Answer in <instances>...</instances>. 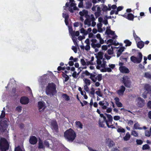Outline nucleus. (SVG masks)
Wrapping results in <instances>:
<instances>
[{
	"instance_id": "20",
	"label": "nucleus",
	"mask_w": 151,
	"mask_h": 151,
	"mask_svg": "<svg viewBox=\"0 0 151 151\" xmlns=\"http://www.w3.org/2000/svg\"><path fill=\"white\" fill-rule=\"evenodd\" d=\"M125 90V88L123 86H122L120 87V89L117 91V93L119 95H122Z\"/></svg>"
},
{
	"instance_id": "63",
	"label": "nucleus",
	"mask_w": 151,
	"mask_h": 151,
	"mask_svg": "<svg viewBox=\"0 0 151 151\" xmlns=\"http://www.w3.org/2000/svg\"><path fill=\"white\" fill-rule=\"evenodd\" d=\"M148 93H147L144 92L142 94V97L144 98L145 99L147 98V95Z\"/></svg>"
},
{
	"instance_id": "28",
	"label": "nucleus",
	"mask_w": 151,
	"mask_h": 151,
	"mask_svg": "<svg viewBox=\"0 0 151 151\" xmlns=\"http://www.w3.org/2000/svg\"><path fill=\"white\" fill-rule=\"evenodd\" d=\"M103 53L102 52H99L98 53V55L96 56L97 59H103Z\"/></svg>"
},
{
	"instance_id": "59",
	"label": "nucleus",
	"mask_w": 151,
	"mask_h": 151,
	"mask_svg": "<svg viewBox=\"0 0 151 151\" xmlns=\"http://www.w3.org/2000/svg\"><path fill=\"white\" fill-rule=\"evenodd\" d=\"M85 24H87L89 25H90V21L88 19H86L84 21Z\"/></svg>"
},
{
	"instance_id": "42",
	"label": "nucleus",
	"mask_w": 151,
	"mask_h": 151,
	"mask_svg": "<svg viewBox=\"0 0 151 151\" xmlns=\"http://www.w3.org/2000/svg\"><path fill=\"white\" fill-rule=\"evenodd\" d=\"M92 6V4L91 3L88 2L86 4V9H90Z\"/></svg>"
},
{
	"instance_id": "36",
	"label": "nucleus",
	"mask_w": 151,
	"mask_h": 151,
	"mask_svg": "<svg viewBox=\"0 0 151 151\" xmlns=\"http://www.w3.org/2000/svg\"><path fill=\"white\" fill-rule=\"evenodd\" d=\"M82 12H79V14L81 16H84V15L87 14L88 12L87 10H82Z\"/></svg>"
},
{
	"instance_id": "31",
	"label": "nucleus",
	"mask_w": 151,
	"mask_h": 151,
	"mask_svg": "<svg viewBox=\"0 0 151 151\" xmlns=\"http://www.w3.org/2000/svg\"><path fill=\"white\" fill-rule=\"evenodd\" d=\"M62 76L63 77L65 78V80H64V82H67L69 79V77L66 74H65L64 72H63Z\"/></svg>"
},
{
	"instance_id": "6",
	"label": "nucleus",
	"mask_w": 151,
	"mask_h": 151,
	"mask_svg": "<svg viewBox=\"0 0 151 151\" xmlns=\"http://www.w3.org/2000/svg\"><path fill=\"white\" fill-rule=\"evenodd\" d=\"M138 57H137L134 56H132L130 58L131 61L134 63H139L142 60V55L140 52L138 53Z\"/></svg>"
},
{
	"instance_id": "48",
	"label": "nucleus",
	"mask_w": 151,
	"mask_h": 151,
	"mask_svg": "<svg viewBox=\"0 0 151 151\" xmlns=\"http://www.w3.org/2000/svg\"><path fill=\"white\" fill-rule=\"evenodd\" d=\"M137 144L138 145H141L143 143V141L141 139H137L136 140Z\"/></svg>"
},
{
	"instance_id": "16",
	"label": "nucleus",
	"mask_w": 151,
	"mask_h": 151,
	"mask_svg": "<svg viewBox=\"0 0 151 151\" xmlns=\"http://www.w3.org/2000/svg\"><path fill=\"white\" fill-rule=\"evenodd\" d=\"M9 145L0 144V148L1 151H6L9 148Z\"/></svg>"
},
{
	"instance_id": "54",
	"label": "nucleus",
	"mask_w": 151,
	"mask_h": 151,
	"mask_svg": "<svg viewBox=\"0 0 151 151\" xmlns=\"http://www.w3.org/2000/svg\"><path fill=\"white\" fill-rule=\"evenodd\" d=\"M107 53L109 55H111L113 53V50L112 49H109L107 50Z\"/></svg>"
},
{
	"instance_id": "53",
	"label": "nucleus",
	"mask_w": 151,
	"mask_h": 151,
	"mask_svg": "<svg viewBox=\"0 0 151 151\" xmlns=\"http://www.w3.org/2000/svg\"><path fill=\"white\" fill-rule=\"evenodd\" d=\"M111 70L110 68H105V70L103 71V72H111Z\"/></svg>"
},
{
	"instance_id": "47",
	"label": "nucleus",
	"mask_w": 151,
	"mask_h": 151,
	"mask_svg": "<svg viewBox=\"0 0 151 151\" xmlns=\"http://www.w3.org/2000/svg\"><path fill=\"white\" fill-rule=\"evenodd\" d=\"M127 123L128 124L129 126L132 125L134 124L133 121L131 120H128L127 119Z\"/></svg>"
},
{
	"instance_id": "34",
	"label": "nucleus",
	"mask_w": 151,
	"mask_h": 151,
	"mask_svg": "<svg viewBox=\"0 0 151 151\" xmlns=\"http://www.w3.org/2000/svg\"><path fill=\"white\" fill-rule=\"evenodd\" d=\"M71 35L72 36H78L79 35V32L78 31H76L75 32H74L72 31L71 33Z\"/></svg>"
},
{
	"instance_id": "57",
	"label": "nucleus",
	"mask_w": 151,
	"mask_h": 151,
	"mask_svg": "<svg viewBox=\"0 0 151 151\" xmlns=\"http://www.w3.org/2000/svg\"><path fill=\"white\" fill-rule=\"evenodd\" d=\"M91 91H90V93L92 95H94L95 93V89L93 88H91Z\"/></svg>"
},
{
	"instance_id": "14",
	"label": "nucleus",
	"mask_w": 151,
	"mask_h": 151,
	"mask_svg": "<svg viewBox=\"0 0 151 151\" xmlns=\"http://www.w3.org/2000/svg\"><path fill=\"white\" fill-rule=\"evenodd\" d=\"M125 17L129 20L133 21L134 18V15L131 13L125 14L124 15Z\"/></svg>"
},
{
	"instance_id": "13",
	"label": "nucleus",
	"mask_w": 151,
	"mask_h": 151,
	"mask_svg": "<svg viewBox=\"0 0 151 151\" xmlns=\"http://www.w3.org/2000/svg\"><path fill=\"white\" fill-rule=\"evenodd\" d=\"M138 102L137 103L138 106L140 107H142L145 104V100L141 97L138 98Z\"/></svg>"
},
{
	"instance_id": "26",
	"label": "nucleus",
	"mask_w": 151,
	"mask_h": 151,
	"mask_svg": "<svg viewBox=\"0 0 151 151\" xmlns=\"http://www.w3.org/2000/svg\"><path fill=\"white\" fill-rule=\"evenodd\" d=\"M38 105L39 110L42 109L45 106L44 103L41 101H40L38 102Z\"/></svg>"
},
{
	"instance_id": "29",
	"label": "nucleus",
	"mask_w": 151,
	"mask_h": 151,
	"mask_svg": "<svg viewBox=\"0 0 151 151\" xmlns=\"http://www.w3.org/2000/svg\"><path fill=\"white\" fill-rule=\"evenodd\" d=\"M62 97L67 101L70 99L69 96L66 93H63L62 95Z\"/></svg>"
},
{
	"instance_id": "58",
	"label": "nucleus",
	"mask_w": 151,
	"mask_h": 151,
	"mask_svg": "<svg viewBox=\"0 0 151 151\" xmlns=\"http://www.w3.org/2000/svg\"><path fill=\"white\" fill-rule=\"evenodd\" d=\"M124 47H120L119 49L118 50L119 52H121L122 53L124 51Z\"/></svg>"
},
{
	"instance_id": "38",
	"label": "nucleus",
	"mask_w": 151,
	"mask_h": 151,
	"mask_svg": "<svg viewBox=\"0 0 151 151\" xmlns=\"http://www.w3.org/2000/svg\"><path fill=\"white\" fill-rule=\"evenodd\" d=\"M80 32L81 33H83L84 35H86L88 34V32L83 28H82L80 29Z\"/></svg>"
},
{
	"instance_id": "50",
	"label": "nucleus",
	"mask_w": 151,
	"mask_h": 151,
	"mask_svg": "<svg viewBox=\"0 0 151 151\" xmlns=\"http://www.w3.org/2000/svg\"><path fill=\"white\" fill-rule=\"evenodd\" d=\"M98 89L99 90L98 91H96V94L100 97H101L102 96V95L101 93V92L100 91V89L99 88H98Z\"/></svg>"
},
{
	"instance_id": "17",
	"label": "nucleus",
	"mask_w": 151,
	"mask_h": 151,
	"mask_svg": "<svg viewBox=\"0 0 151 151\" xmlns=\"http://www.w3.org/2000/svg\"><path fill=\"white\" fill-rule=\"evenodd\" d=\"M119 70L122 73H129V69L125 66L120 67Z\"/></svg>"
},
{
	"instance_id": "32",
	"label": "nucleus",
	"mask_w": 151,
	"mask_h": 151,
	"mask_svg": "<svg viewBox=\"0 0 151 151\" xmlns=\"http://www.w3.org/2000/svg\"><path fill=\"white\" fill-rule=\"evenodd\" d=\"M108 6L109 7V8L111 9H116L117 8V6L116 4L113 5H111V4H109Z\"/></svg>"
},
{
	"instance_id": "3",
	"label": "nucleus",
	"mask_w": 151,
	"mask_h": 151,
	"mask_svg": "<svg viewBox=\"0 0 151 151\" xmlns=\"http://www.w3.org/2000/svg\"><path fill=\"white\" fill-rule=\"evenodd\" d=\"M87 76H90L89 78L93 82H96L97 80L100 81L102 79V75L101 74H98L95 72H93L92 73H90L88 70H86L82 73Z\"/></svg>"
},
{
	"instance_id": "49",
	"label": "nucleus",
	"mask_w": 151,
	"mask_h": 151,
	"mask_svg": "<svg viewBox=\"0 0 151 151\" xmlns=\"http://www.w3.org/2000/svg\"><path fill=\"white\" fill-rule=\"evenodd\" d=\"M44 144L46 147L48 148L50 147V144L46 140H45L44 142Z\"/></svg>"
},
{
	"instance_id": "8",
	"label": "nucleus",
	"mask_w": 151,
	"mask_h": 151,
	"mask_svg": "<svg viewBox=\"0 0 151 151\" xmlns=\"http://www.w3.org/2000/svg\"><path fill=\"white\" fill-rule=\"evenodd\" d=\"M99 114L101 117H102L103 118V119L101 120L100 119H99V127H104L105 124L104 123H105V120H106V116L100 113Z\"/></svg>"
},
{
	"instance_id": "62",
	"label": "nucleus",
	"mask_w": 151,
	"mask_h": 151,
	"mask_svg": "<svg viewBox=\"0 0 151 151\" xmlns=\"http://www.w3.org/2000/svg\"><path fill=\"white\" fill-rule=\"evenodd\" d=\"M107 48V47L106 45H104L102 46V49L103 50H106Z\"/></svg>"
},
{
	"instance_id": "60",
	"label": "nucleus",
	"mask_w": 151,
	"mask_h": 151,
	"mask_svg": "<svg viewBox=\"0 0 151 151\" xmlns=\"http://www.w3.org/2000/svg\"><path fill=\"white\" fill-rule=\"evenodd\" d=\"M85 48V50L87 51L89 50L90 48V45H87Z\"/></svg>"
},
{
	"instance_id": "10",
	"label": "nucleus",
	"mask_w": 151,
	"mask_h": 151,
	"mask_svg": "<svg viewBox=\"0 0 151 151\" xmlns=\"http://www.w3.org/2000/svg\"><path fill=\"white\" fill-rule=\"evenodd\" d=\"M145 92L147 93L151 94V86L149 84H145L144 87Z\"/></svg>"
},
{
	"instance_id": "40",
	"label": "nucleus",
	"mask_w": 151,
	"mask_h": 151,
	"mask_svg": "<svg viewBox=\"0 0 151 151\" xmlns=\"http://www.w3.org/2000/svg\"><path fill=\"white\" fill-rule=\"evenodd\" d=\"M105 60L104 58L103 59V63L101 65V67L104 68H105L106 63V62L104 60Z\"/></svg>"
},
{
	"instance_id": "33",
	"label": "nucleus",
	"mask_w": 151,
	"mask_h": 151,
	"mask_svg": "<svg viewBox=\"0 0 151 151\" xmlns=\"http://www.w3.org/2000/svg\"><path fill=\"white\" fill-rule=\"evenodd\" d=\"M84 82L85 84V85H89L91 84L90 81L87 78H85L84 80Z\"/></svg>"
},
{
	"instance_id": "12",
	"label": "nucleus",
	"mask_w": 151,
	"mask_h": 151,
	"mask_svg": "<svg viewBox=\"0 0 151 151\" xmlns=\"http://www.w3.org/2000/svg\"><path fill=\"white\" fill-rule=\"evenodd\" d=\"M105 115L107 116L108 120H107L106 118V120H105V123H106V124H107V123H109V122L112 123V122L113 120V117L111 115L106 113L105 114Z\"/></svg>"
},
{
	"instance_id": "35",
	"label": "nucleus",
	"mask_w": 151,
	"mask_h": 151,
	"mask_svg": "<svg viewBox=\"0 0 151 151\" xmlns=\"http://www.w3.org/2000/svg\"><path fill=\"white\" fill-rule=\"evenodd\" d=\"M124 42L126 44V46H129L131 45L132 42L128 40H126L124 41Z\"/></svg>"
},
{
	"instance_id": "56",
	"label": "nucleus",
	"mask_w": 151,
	"mask_h": 151,
	"mask_svg": "<svg viewBox=\"0 0 151 151\" xmlns=\"http://www.w3.org/2000/svg\"><path fill=\"white\" fill-rule=\"evenodd\" d=\"M72 49L73 50L74 52L76 53L77 51V47L75 46H73L72 47Z\"/></svg>"
},
{
	"instance_id": "52",
	"label": "nucleus",
	"mask_w": 151,
	"mask_h": 151,
	"mask_svg": "<svg viewBox=\"0 0 151 151\" xmlns=\"http://www.w3.org/2000/svg\"><path fill=\"white\" fill-rule=\"evenodd\" d=\"M81 64L83 65H86V63L85 62L84 60L83 59H81Z\"/></svg>"
},
{
	"instance_id": "45",
	"label": "nucleus",
	"mask_w": 151,
	"mask_h": 151,
	"mask_svg": "<svg viewBox=\"0 0 151 151\" xmlns=\"http://www.w3.org/2000/svg\"><path fill=\"white\" fill-rule=\"evenodd\" d=\"M14 151H25L24 150H23L19 146H18L15 147Z\"/></svg>"
},
{
	"instance_id": "21",
	"label": "nucleus",
	"mask_w": 151,
	"mask_h": 151,
	"mask_svg": "<svg viewBox=\"0 0 151 151\" xmlns=\"http://www.w3.org/2000/svg\"><path fill=\"white\" fill-rule=\"evenodd\" d=\"M51 127L52 129H53L55 130H56L58 129V125L57 122L55 121H53L51 123Z\"/></svg>"
},
{
	"instance_id": "15",
	"label": "nucleus",
	"mask_w": 151,
	"mask_h": 151,
	"mask_svg": "<svg viewBox=\"0 0 151 151\" xmlns=\"http://www.w3.org/2000/svg\"><path fill=\"white\" fill-rule=\"evenodd\" d=\"M106 143L109 147H112L115 145L114 141L109 139L106 140Z\"/></svg>"
},
{
	"instance_id": "37",
	"label": "nucleus",
	"mask_w": 151,
	"mask_h": 151,
	"mask_svg": "<svg viewBox=\"0 0 151 151\" xmlns=\"http://www.w3.org/2000/svg\"><path fill=\"white\" fill-rule=\"evenodd\" d=\"M150 148L149 146L147 144H145L143 145L142 149L143 150H149Z\"/></svg>"
},
{
	"instance_id": "46",
	"label": "nucleus",
	"mask_w": 151,
	"mask_h": 151,
	"mask_svg": "<svg viewBox=\"0 0 151 151\" xmlns=\"http://www.w3.org/2000/svg\"><path fill=\"white\" fill-rule=\"evenodd\" d=\"M145 134L146 136L149 137L151 135V132L150 131H149L148 130H146L145 132Z\"/></svg>"
},
{
	"instance_id": "7",
	"label": "nucleus",
	"mask_w": 151,
	"mask_h": 151,
	"mask_svg": "<svg viewBox=\"0 0 151 151\" xmlns=\"http://www.w3.org/2000/svg\"><path fill=\"white\" fill-rule=\"evenodd\" d=\"M122 82L126 87L128 88L130 87L131 82L128 76H124L122 78Z\"/></svg>"
},
{
	"instance_id": "4",
	"label": "nucleus",
	"mask_w": 151,
	"mask_h": 151,
	"mask_svg": "<svg viewBox=\"0 0 151 151\" xmlns=\"http://www.w3.org/2000/svg\"><path fill=\"white\" fill-rule=\"evenodd\" d=\"M76 136L74 131L71 128L66 130L64 132V137L69 142H73L75 139Z\"/></svg>"
},
{
	"instance_id": "25",
	"label": "nucleus",
	"mask_w": 151,
	"mask_h": 151,
	"mask_svg": "<svg viewBox=\"0 0 151 151\" xmlns=\"http://www.w3.org/2000/svg\"><path fill=\"white\" fill-rule=\"evenodd\" d=\"M38 148L39 149H43L44 148L43 143L41 140H40L38 143Z\"/></svg>"
},
{
	"instance_id": "24",
	"label": "nucleus",
	"mask_w": 151,
	"mask_h": 151,
	"mask_svg": "<svg viewBox=\"0 0 151 151\" xmlns=\"http://www.w3.org/2000/svg\"><path fill=\"white\" fill-rule=\"evenodd\" d=\"M140 125L138 122L134 124V128L135 129H142V127H140Z\"/></svg>"
},
{
	"instance_id": "39",
	"label": "nucleus",
	"mask_w": 151,
	"mask_h": 151,
	"mask_svg": "<svg viewBox=\"0 0 151 151\" xmlns=\"http://www.w3.org/2000/svg\"><path fill=\"white\" fill-rule=\"evenodd\" d=\"M63 17L65 18V19H68L69 18V15L67 13H63Z\"/></svg>"
},
{
	"instance_id": "2",
	"label": "nucleus",
	"mask_w": 151,
	"mask_h": 151,
	"mask_svg": "<svg viewBox=\"0 0 151 151\" xmlns=\"http://www.w3.org/2000/svg\"><path fill=\"white\" fill-rule=\"evenodd\" d=\"M45 92L47 95L50 96L55 95L57 93L55 84L53 83H49L46 87Z\"/></svg>"
},
{
	"instance_id": "27",
	"label": "nucleus",
	"mask_w": 151,
	"mask_h": 151,
	"mask_svg": "<svg viewBox=\"0 0 151 151\" xmlns=\"http://www.w3.org/2000/svg\"><path fill=\"white\" fill-rule=\"evenodd\" d=\"M77 127L80 129L83 128V125L80 121H76L75 122Z\"/></svg>"
},
{
	"instance_id": "23",
	"label": "nucleus",
	"mask_w": 151,
	"mask_h": 151,
	"mask_svg": "<svg viewBox=\"0 0 151 151\" xmlns=\"http://www.w3.org/2000/svg\"><path fill=\"white\" fill-rule=\"evenodd\" d=\"M97 11L94 14L96 18H97L99 17L101 14V11L103 12H106L108 10H97Z\"/></svg>"
},
{
	"instance_id": "18",
	"label": "nucleus",
	"mask_w": 151,
	"mask_h": 151,
	"mask_svg": "<svg viewBox=\"0 0 151 151\" xmlns=\"http://www.w3.org/2000/svg\"><path fill=\"white\" fill-rule=\"evenodd\" d=\"M115 103L117 106L119 107H121L123 106L122 103L119 102V98L118 97H116L114 98Z\"/></svg>"
},
{
	"instance_id": "1",
	"label": "nucleus",
	"mask_w": 151,
	"mask_h": 151,
	"mask_svg": "<svg viewBox=\"0 0 151 151\" xmlns=\"http://www.w3.org/2000/svg\"><path fill=\"white\" fill-rule=\"evenodd\" d=\"M7 127L6 120H0V144L9 145L6 139L9 137L8 132L7 130Z\"/></svg>"
},
{
	"instance_id": "64",
	"label": "nucleus",
	"mask_w": 151,
	"mask_h": 151,
	"mask_svg": "<svg viewBox=\"0 0 151 151\" xmlns=\"http://www.w3.org/2000/svg\"><path fill=\"white\" fill-rule=\"evenodd\" d=\"M147 106L148 108L151 109V101H149L147 103Z\"/></svg>"
},
{
	"instance_id": "5",
	"label": "nucleus",
	"mask_w": 151,
	"mask_h": 151,
	"mask_svg": "<svg viewBox=\"0 0 151 151\" xmlns=\"http://www.w3.org/2000/svg\"><path fill=\"white\" fill-rule=\"evenodd\" d=\"M69 2H67L63 8L64 9H79L76 6L74 0H69Z\"/></svg>"
},
{
	"instance_id": "44",
	"label": "nucleus",
	"mask_w": 151,
	"mask_h": 151,
	"mask_svg": "<svg viewBox=\"0 0 151 151\" xmlns=\"http://www.w3.org/2000/svg\"><path fill=\"white\" fill-rule=\"evenodd\" d=\"M5 110H3L2 111L1 113L0 116V119L4 118L5 116Z\"/></svg>"
},
{
	"instance_id": "51",
	"label": "nucleus",
	"mask_w": 151,
	"mask_h": 151,
	"mask_svg": "<svg viewBox=\"0 0 151 151\" xmlns=\"http://www.w3.org/2000/svg\"><path fill=\"white\" fill-rule=\"evenodd\" d=\"M16 110L19 112H21L22 110V107L20 106H18L16 108Z\"/></svg>"
},
{
	"instance_id": "41",
	"label": "nucleus",
	"mask_w": 151,
	"mask_h": 151,
	"mask_svg": "<svg viewBox=\"0 0 151 151\" xmlns=\"http://www.w3.org/2000/svg\"><path fill=\"white\" fill-rule=\"evenodd\" d=\"M131 134L135 137L138 136V134L137 132L135 130L132 131L131 132Z\"/></svg>"
},
{
	"instance_id": "61",
	"label": "nucleus",
	"mask_w": 151,
	"mask_h": 151,
	"mask_svg": "<svg viewBox=\"0 0 151 151\" xmlns=\"http://www.w3.org/2000/svg\"><path fill=\"white\" fill-rule=\"evenodd\" d=\"M120 119V117L118 116H115L114 117V119L115 120H118Z\"/></svg>"
},
{
	"instance_id": "43",
	"label": "nucleus",
	"mask_w": 151,
	"mask_h": 151,
	"mask_svg": "<svg viewBox=\"0 0 151 151\" xmlns=\"http://www.w3.org/2000/svg\"><path fill=\"white\" fill-rule=\"evenodd\" d=\"M117 131L118 132L124 133L125 132V130L124 129L122 128V127H121L117 129Z\"/></svg>"
},
{
	"instance_id": "11",
	"label": "nucleus",
	"mask_w": 151,
	"mask_h": 151,
	"mask_svg": "<svg viewBox=\"0 0 151 151\" xmlns=\"http://www.w3.org/2000/svg\"><path fill=\"white\" fill-rule=\"evenodd\" d=\"M37 141V139L35 136H31L29 139V143L32 145H35L36 144Z\"/></svg>"
},
{
	"instance_id": "30",
	"label": "nucleus",
	"mask_w": 151,
	"mask_h": 151,
	"mask_svg": "<svg viewBox=\"0 0 151 151\" xmlns=\"http://www.w3.org/2000/svg\"><path fill=\"white\" fill-rule=\"evenodd\" d=\"M130 135L128 132L127 133L125 136L124 137L123 139L125 141H127L129 140L130 138Z\"/></svg>"
},
{
	"instance_id": "19",
	"label": "nucleus",
	"mask_w": 151,
	"mask_h": 151,
	"mask_svg": "<svg viewBox=\"0 0 151 151\" xmlns=\"http://www.w3.org/2000/svg\"><path fill=\"white\" fill-rule=\"evenodd\" d=\"M137 45L138 48L141 49L144 46V42L142 40H140L137 41Z\"/></svg>"
},
{
	"instance_id": "22",
	"label": "nucleus",
	"mask_w": 151,
	"mask_h": 151,
	"mask_svg": "<svg viewBox=\"0 0 151 151\" xmlns=\"http://www.w3.org/2000/svg\"><path fill=\"white\" fill-rule=\"evenodd\" d=\"M133 33L134 38L136 42H137V41H139L141 40L140 37L136 35L135 32L134 30L133 31Z\"/></svg>"
},
{
	"instance_id": "55",
	"label": "nucleus",
	"mask_w": 151,
	"mask_h": 151,
	"mask_svg": "<svg viewBox=\"0 0 151 151\" xmlns=\"http://www.w3.org/2000/svg\"><path fill=\"white\" fill-rule=\"evenodd\" d=\"M72 76L73 78H77L78 76L77 74V72L76 71H74L73 73Z\"/></svg>"
},
{
	"instance_id": "9",
	"label": "nucleus",
	"mask_w": 151,
	"mask_h": 151,
	"mask_svg": "<svg viewBox=\"0 0 151 151\" xmlns=\"http://www.w3.org/2000/svg\"><path fill=\"white\" fill-rule=\"evenodd\" d=\"M29 102V99L26 96L22 97L20 99V102L22 104H27Z\"/></svg>"
}]
</instances>
